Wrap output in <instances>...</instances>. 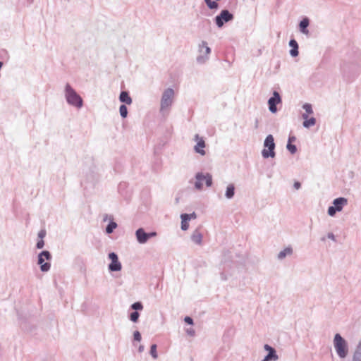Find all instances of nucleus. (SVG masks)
I'll use <instances>...</instances> for the list:
<instances>
[{"label": "nucleus", "instance_id": "6", "mask_svg": "<svg viewBox=\"0 0 361 361\" xmlns=\"http://www.w3.org/2000/svg\"><path fill=\"white\" fill-rule=\"evenodd\" d=\"M198 51L200 54L196 59L197 62L204 63L208 59V55L211 53V49L208 47L206 41H202L199 44Z\"/></svg>", "mask_w": 361, "mask_h": 361}, {"label": "nucleus", "instance_id": "17", "mask_svg": "<svg viewBox=\"0 0 361 361\" xmlns=\"http://www.w3.org/2000/svg\"><path fill=\"white\" fill-rule=\"evenodd\" d=\"M304 121L302 123L303 127L306 128H309L316 124V118L314 117L309 118L307 114H303L302 115Z\"/></svg>", "mask_w": 361, "mask_h": 361}, {"label": "nucleus", "instance_id": "15", "mask_svg": "<svg viewBox=\"0 0 361 361\" xmlns=\"http://www.w3.org/2000/svg\"><path fill=\"white\" fill-rule=\"evenodd\" d=\"M136 237L137 241L141 243H145L148 240L147 233H146L143 228H139L136 231Z\"/></svg>", "mask_w": 361, "mask_h": 361}, {"label": "nucleus", "instance_id": "11", "mask_svg": "<svg viewBox=\"0 0 361 361\" xmlns=\"http://www.w3.org/2000/svg\"><path fill=\"white\" fill-rule=\"evenodd\" d=\"M109 258L111 260V262L109 264V271H118L121 270V268H122L121 264L118 261V256L115 252L109 253Z\"/></svg>", "mask_w": 361, "mask_h": 361}, {"label": "nucleus", "instance_id": "5", "mask_svg": "<svg viewBox=\"0 0 361 361\" xmlns=\"http://www.w3.org/2000/svg\"><path fill=\"white\" fill-rule=\"evenodd\" d=\"M174 98V92H164L161 99L160 111H168L171 106Z\"/></svg>", "mask_w": 361, "mask_h": 361}, {"label": "nucleus", "instance_id": "4", "mask_svg": "<svg viewBox=\"0 0 361 361\" xmlns=\"http://www.w3.org/2000/svg\"><path fill=\"white\" fill-rule=\"evenodd\" d=\"M233 18V13L227 9H224L214 18V22L218 27H221L225 23L231 21Z\"/></svg>", "mask_w": 361, "mask_h": 361}, {"label": "nucleus", "instance_id": "45", "mask_svg": "<svg viewBox=\"0 0 361 361\" xmlns=\"http://www.w3.org/2000/svg\"><path fill=\"white\" fill-rule=\"evenodd\" d=\"M155 235H157V233L156 232L147 233L148 239L149 238L155 236Z\"/></svg>", "mask_w": 361, "mask_h": 361}, {"label": "nucleus", "instance_id": "39", "mask_svg": "<svg viewBox=\"0 0 361 361\" xmlns=\"http://www.w3.org/2000/svg\"><path fill=\"white\" fill-rule=\"evenodd\" d=\"M46 235V231L45 230H41L39 233H38V237L43 240V238H44V236Z\"/></svg>", "mask_w": 361, "mask_h": 361}, {"label": "nucleus", "instance_id": "26", "mask_svg": "<svg viewBox=\"0 0 361 361\" xmlns=\"http://www.w3.org/2000/svg\"><path fill=\"white\" fill-rule=\"evenodd\" d=\"M119 112H120V115L122 118H125L127 117L128 109H127L126 104L121 105V106L119 108Z\"/></svg>", "mask_w": 361, "mask_h": 361}, {"label": "nucleus", "instance_id": "31", "mask_svg": "<svg viewBox=\"0 0 361 361\" xmlns=\"http://www.w3.org/2000/svg\"><path fill=\"white\" fill-rule=\"evenodd\" d=\"M286 147L292 154H294L297 151L296 146L295 145H292L291 143H288Z\"/></svg>", "mask_w": 361, "mask_h": 361}, {"label": "nucleus", "instance_id": "32", "mask_svg": "<svg viewBox=\"0 0 361 361\" xmlns=\"http://www.w3.org/2000/svg\"><path fill=\"white\" fill-rule=\"evenodd\" d=\"M0 58L3 59H8L9 58L8 53L6 49L0 50Z\"/></svg>", "mask_w": 361, "mask_h": 361}, {"label": "nucleus", "instance_id": "18", "mask_svg": "<svg viewBox=\"0 0 361 361\" xmlns=\"http://www.w3.org/2000/svg\"><path fill=\"white\" fill-rule=\"evenodd\" d=\"M203 235L200 231L199 228L195 229L191 235V240L197 245H202Z\"/></svg>", "mask_w": 361, "mask_h": 361}, {"label": "nucleus", "instance_id": "47", "mask_svg": "<svg viewBox=\"0 0 361 361\" xmlns=\"http://www.w3.org/2000/svg\"><path fill=\"white\" fill-rule=\"evenodd\" d=\"M144 350V346L142 345H140L138 348L139 353H142Z\"/></svg>", "mask_w": 361, "mask_h": 361}, {"label": "nucleus", "instance_id": "13", "mask_svg": "<svg viewBox=\"0 0 361 361\" xmlns=\"http://www.w3.org/2000/svg\"><path fill=\"white\" fill-rule=\"evenodd\" d=\"M196 140H198L197 145L195 146V150L197 153L200 154L201 155L205 154V151L201 148H204L205 147V142L202 137H199V135H195Z\"/></svg>", "mask_w": 361, "mask_h": 361}, {"label": "nucleus", "instance_id": "8", "mask_svg": "<svg viewBox=\"0 0 361 361\" xmlns=\"http://www.w3.org/2000/svg\"><path fill=\"white\" fill-rule=\"evenodd\" d=\"M66 99L68 104L73 106L78 109L82 106V99L76 92H66Z\"/></svg>", "mask_w": 361, "mask_h": 361}, {"label": "nucleus", "instance_id": "16", "mask_svg": "<svg viewBox=\"0 0 361 361\" xmlns=\"http://www.w3.org/2000/svg\"><path fill=\"white\" fill-rule=\"evenodd\" d=\"M289 46L291 47V49L290 50V55L292 57L298 56L299 54V51H298L299 47H298V43L297 42V41L295 39H291L289 41Z\"/></svg>", "mask_w": 361, "mask_h": 361}, {"label": "nucleus", "instance_id": "24", "mask_svg": "<svg viewBox=\"0 0 361 361\" xmlns=\"http://www.w3.org/2000/svg\"><path fill=\"white\" fill-rule=\"evenodd\" d=\"M277 360H279V356L276 353H268L262 361H276Z\"/></svg>", "mask_w": 361, "mask_h": 361}, {"label": "nucleus", "instance_id": "35", "mask_svg": "<svg viewBox=\"0 0 361 361\" xmlns=\"http://www.w3.org/2000/svg\"><path fill=\"white\" fill-rule=\"evenodd\" d=\"M264 349L266 351H268V353H276V350L273 347H271V345H269L268 344H265L264 345Z\"/></svg>", "mask_w": 361, "mask_h": 361}, {"label": "nucleus", "instance_id": "49", "mask_svg": "<svg viewBox=\"0 0 361 361\" xmlns=\"http://www.w3.org/2000/svg\"><path fill=\"white\" fill-rule=\"evenodd\" d=\"M165 90H169V91H171V90H173V88L171 87H168L167 89H166Z\"/></svg>", "mask_w": 361, "mask_h": 361}, {"label": "nucleus", "instance_id": "42", "mask_svg": "<svg viewBox=\"0 0 361 361\" xmlns=\"http://www.w3.org/2000/svg\"><path fill=\"white\" fill-rule=\"evenodd\" d=\"M293 187H294V188H295V189L298 190V189H300V187H301V184H300V182H298V181H295V182L294 183Z\"/></svg>", "mask_w": 361, "mask_h": 361}, {"label": "nucleus", "instance_id": "37", "mask_svg": "<svg viewBox=\"0 0 361 361\" xmlns=\"http://www.w3.org/2000/svg\"><path fill=\"white\" fill-rule=\"evenodd\" d=\"M44 245V242L43 240L40 239L39 240L37 241V245H36V247L37 249H42Z\"/></svg>", "mask_w": 361, "mask_h": 361}, {"label": "nucleus", "instance_id": "1", "mask_svg": "<svg viewBox=\"0 0 361 361\" xmlns=\"http://www.w3.org/2000/svg\"><path fill=\"white\" fill-rule=\"evenodd\" d=\"M360 69L357 63L345 62L341 66L344 80L348 82H352L359 75Z\"/></svg>", "mask_w": 361, "mask_h": 361}, {"label": "nucleus", "instance_id": "22", "mask_svg": "<svg viewBox=\"0 0 361 361\" xmlns=\"http://www.w3.org/2000/svg\"><path fill=\"white\" fill-rule=\"evenodd\" d=\"M234 194H235V186L233 184L231 183L227 186L225 196L228 199H231L233 197Z\"/></svg>", "mask_w": 361, "mask_h": 361}, {"label": "nucleus", "instance_id": "43", "mask_svg": "<svg viewBox=\"0 0 361 361\" xmlns=\"http://www.w3.org/2000/svg\"><path fill=\"white\" fill-rule=\"evenodd\" d=\"M188 217H190V220L192 219H195L197 218V215H196L195 212H194L190 214H188Z\"/></svg>", "mask_w": 361, "mask_h": 361}, {"label": "nucleus", "instance_id": "21", "mask_svg": "<svg viewBox=\"0 0 361 361\" xmlns=\"http://www.w3.org/2000/svg\"><path fill=\"white\" fill-rule=\"evenodd\" d=\"M353 361H361V341L359 342L353 353Z\"/></svg>", "mask_w": 361, "mask_h": 361}, {"label": "nucleus", "instance_id": "28", "mask_svg": "<svg viewBox=\"0 0 361 361\" xmlns=\"http://www.w3.org/2000/svg\"><path fill=\"white\" fill-rule=\"evenodd\" d=\"M150 355L154 359H157L158 357L157 352V345L153 344L150 348Z\"/></svg>", "mask_w": 361, "mask_h": 361}, {"label": "nucleus", "instance_id": "40", "mask_svg": "<svg viewBox=\"0 0 361 361\" xmlns=\"http://www.w3.org/2000/svg\"><path fill=\"white\" fill-rule=\"evenodd\" d=\"M186 332H187V334H188V335H190V336H195V330H194L193 329H192V328H190V329H188L186 330Z\"/></svg>", "mask_w": 361, "mask_h": 361}, {"label": "nucleus", "instance_id": "29", "mask_svg": "<svg viewBox=\"0 0 361 361\" xmlns=\"http://www.w3.org/2000/svg\"><path fill=\"white\" fill-rule=\"evenodd\" d=\"M131 308L135 311L142 310L143 309V305L140 302H136L131 305Z\"/></svg>", "mask_w": 361, "mask_h": 361}, {"label": "nucleus", "instance_id": "9", "mask_svg": "<svg viewBox=\"0 0 361 361\" xmlns=\"http://www.w3.org/2000/svg\"><path fill=\"white\" fill-rule=\"evenodd\" d=\"M195 178L197 179L195 187L197 190H202V180H205V184L207 187H210L212 185V176L210 173H207L205 175H204L202 173H197L195 176Z\"/></svg>", "mask_w": 361, "mask_h": 361}, {"label": "nucleus", "instance_id": "23", "mask_svg": "<svg viewBox=\"0 0 361 361\" xmlns=\"http://www.w3.org/2000/svg\"><path fill=\"white\" fill-rule=\"evenodd\" d=\"M292 253H293V249L290 247H288L285 248L284 250H281L278 254V259H283L287 255H290Z\"/></svg>", "mask_w": 361, "mask_h": 361}, {"label": "nucleus", "instance_id": "27", "mask_svg": "<svg viewBox=\"0 0 361 361\" xmlns=\"http://www.w3.org/2000/svg\"><path fill=\"white\" fill-rule=\"evenodd\" d=\"M303 109L305 111V114L307 115L313 114L312 106V104L309 103H305L302 106Z\"/></svg>", "mask_w": 361, "mask_h": 361}, {"label": "nucleus", "instance_id": "30", "mask_svg": "<svg viewBox=\"0 0 361 361\" xmlns=\"http://www.w3.org/2000/svg\"><path fill=\"white\" fill-rule=\"evenodd\" d=\"M139 316H140V314H139V313L137 311L133 312L130 314V319L133 322H137L138 321Z\"/></svg>", "mask_w": 361, "mask_h": 361}, {"label": "nucleus", "instance_id": "36", "mask_svg": "<svg viewBox=\"0 0 361 361\" xmlns=\"http://www.w3.org/2000/svg\"><path fill=\"white\" fill-rule=\"evenodd\" d=\"M133 338L135 341H141V334L138 331H135L133 333Z\"/></svg>", "mask_w": 361, "mask_h": 361}, {"label": "nucleus", "instance_id": "25", "mask_svg": "<svg viewBox=\"0 0 361 361\" xmlns=\"http://www.w3.org/2000/svg\"><path fill=\"white\" fill-rule=\"evenodd\" d=\"M117 227V224L113 221H110L106 228V232L110 234Z\"/></svg>", "mask_w": 361, "mask_h": 361}, {"label": "nucleus", "instance_id": "14", "mask_svg": "<svg viewBox=\"0 0 361 361\" xmlns=\"http://www.w3.org/2000/svg\"><path fill=\"white\" fill-rule=\"evenodd\" d=\"M333 204L335 209L338 212H341L343 207L348 204V200L345 197H338L334 200Z\"/></svg>", "mask_w": 361, "mask_h": 361}, {"label": "nucleus", "instance_id": "34", "mask_svg": "<svg viewBox=\"0 0 361 361\" xmlns=\"http://www.w3.org/2000/svg\"><path fill=\"white\" fill-rule=\"evenodd\" d=\"M264 349L266 351H268V353H276V350L273 347H271V345H269L268 344H265L264 345Z\"/></svg>", "mask_w": 361, "mask_h": 361}, {"label": "nucleus", "instance_id": "41", "mask_svg": "<svg viewBox=\"0 0 361 361\" xmlns=\"http://www.w3.org/2000/svg\"><path fill=\"white\" fill-rule=\"evenodd\" d=\"M327 237H328V238L332 240L333 241H336V238L333 233H329L327 234Z\"/></svg>", "mask_w": 361, "mask_h": 361}, {"label": "nucleus", "instance_id": "7", "mask_svg": "<svg viewBox=\"0 0 361 361\" xmlns=\"http://www.w3.org/2000/svg\"><path fill=\"white\" fill-rule=\"evenodd\" d=\"M44 258L47 260H50L51 259V255L47 250L42 251L38 255L37 263L40 265V270L42 272L48 271L51 267V264L49 262H44Z\"/></svg>", "mask_w": 361, "mask_h": 361}, {"label": "nucleus", "instance_id": "48", "mask_svg": "<svg viewBox=\"0 0 361 361\" xmlns=\"http://www.w3.org/2000/svg\"><path fill=\"white\" fill-rule=\"evenodd\" d=\"M29 4H31L34 0H26Z\"/></svg>", "mask_w": 361, "mask_h": 361}, {"label": "nucleus", "instance_id": "2", "mask_svg": "<svg viewBox=\"0 0 361 361\" xmlns=\"http://www.w3.org/2000/svg\"><path fill=\"white\" fill-rule=\"evenodd\" d=\"M336 351L340 358H345L348 354V346L346 341L339 334H336L334 339Z\"/></svg>", "mask_w": 361, "mask_h": 361}, {"label": "nucleus", "instance_id": "3", "mask_svg": "<svg viewBox=\"0 0 361 361\" xmlns=\"http://www.w3.org/2000/svg\"><path fill=\"white\" fill-rule=\"evenodd\" d=\"M264 147H267L268 149H266L265 148L262 150V154L264 158H269V157H275V143L274 137L271 135H269L267 136L264 142Z\"/></svg>", "mask_w": 361, "mask_h": 361}, {"label": "nucleus", "instance_id": "19", "mask_svg": "<svg viewBox=\"0 0 361 361\" xmlns=\"http://www.w3.org/2000/svg\"><path fill=\"white\" fill-rule=\"evenodd\" d=\"M119 100L121 102L123 103V104L130 105L132 103V99L129 95L128 92H121Z\"/></svg>", "mask_w": 361, "mask_h": 361}, {"label": "nucleus", "instance_id": "12", "mask_svg": "<svg viewBox=\"0 0 361 361\" xmlns=\"http://www.w3.org/2000/svg\"><path fill=\"white\" fill-rule=\"evenodd\" d=\"M310 19L307 17H305L299 23V30L301 33L305 35L306 36L310 35V31L308 30V26L310 25Z\"/></svg>", "mask_w": 361, "mask_h": 361}, {"label": "nucleus", "instance_id": "33", "mask_svg": "<svg viewBox=\"0 0 361 361\" xmlns=\"http://www.w3.org/2000/svg\"><path fill=\"white\" fill-rule=\"evenodd\" d=\"M336 212L338 211L334 206H330L328 209V214L331 216H334Z\"/></svg>", "mask_w": 361, "mask_h": 361}, {"label": "nucleus", "instance_id": "44", "mask_svg": "<svg viewBox=\"0 0 361 361\" xmlns=\"http://www.w3.org/2000/svg\"><path fill=\"white\" fill-rule=\"evenodd\" d=\"M296 140L295 136H290L288 140V143H291Z\"/></svg>", "mask_w": 361, "mask_h": 361}, {"label": "nucleus", "instance_id": "20", "mask_svg": "<svg viewBox=\"0 0 361 361\" xmlns=\"http://www.w3.org/2000/svg\"><path fill=\"white\" fill-rule=\"evenodd\" d=\"M181 219V229L183 231H186L189 228L188 221L190 220V217H188V214H182L180 215Z\"/></svg>", "mask_w": 361, "mask_h": 361}, {"label": "nucleus", "instance_id": "38", "mask_svg": "<svg viewBox=\"0 0 361 361\" xmlns=\"http://www.w3.org/2000/svg\"><path fill=\"white\" fill-rule=\"evenodd\" d=\"M184 321L185 323H187L190 325L193 324V319L190 317H188V316L185 317L184 319Z\"/></svg>", "mask_w": 361, "mask_h": 361}, {"label": "nucleus", "instance_id": "46", "mask_svg": "<svg viewBox=\"0 0 361 361\" xmlns=\"http://www.w3.org/2000/svg\"><path fill=\"white\" fill-rule=\"evenodd\" d=\"M64 90H74L71 87V86L68 83H67L66 85Z\"/></svg>", "mask_w": 361, "mask_h": 361}, {"label": "nucleus", "instance_id": "10", "mask_svg": "<svg viewBox=\"0 0 361 361\" xmlns=\"http://www.w3.org/2000/svg\"><path fill=\"white\" fill-rule=\"evenodd\" d=\"M282 103L281 97L279 92H273V96L268 100L269 110L274 114L277 111L276 105Z\"/></svg>", "mask_w": 361, "mask_h": 361}]
</instances>
